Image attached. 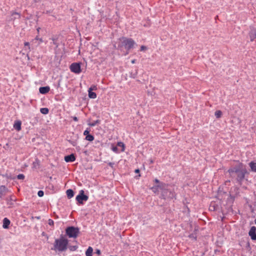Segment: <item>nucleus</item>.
I'll use <instances>...</instances> for the list:
<instances>
[{"label": "nucleus", "mask_w": 256, "mask_h": 256, "mask_svg": "<svg viewBox=\"0 0 256 256\" xmlns=\"http://www.w3.org/2000/svg\"><path fill=\"white\" fill-rule=\"evenodd\" d=\"M40 28H38L37 29H36V30H37V32H38V34L39 32H40Z\"/></svg>", "instance_id": "58836bf2"}, {"label": "nucleus", "mask_w": 256, "mask_h": 256, "mask_svg": "<svg viewBox=\"0 0 256 256\" xmlns=\"http://www.w3.org/2000/svg\"><path fill=\"white\" fill-rule=\"evenodd\" d=\"M12 16H17V17H14V20H15L16 18H20V14L16 12H12Z\"/></svg>", "instance_id": "4be33fe9"}, {"label": "nucleus", "mask_w": 256, "mask_h": 256, "mask_svg": "<svg viewBox=\"0 0 256 256\" xmlns=\"http://www.w3.org/2000/svg\"><path fill=\"white\" fill-rule=\"evenodd\" d=\"M66 232L69 238H76L80 232V230L78 228L69 226L66 228Z\"/></svg>", "instance_id": "7ed1b4c3"}, {"label": "nucleus", "mask_w": 256, "mask_h": 256, "mask_svg": "<svg viewBox=\"0 0 256 256\" xmlns=\"http://www.w3.org/2000/svg\"><path fill=\"white\" fill-rule=\"evenodd\" d=\"M24 45L25 46H28V48L29 51L30 50V43L28 42H25L24 43Z\"/></svg>", "instance_id": "cd10ccee"}, {"label": "nucleus", "mask_w": 256, "mask_h": 256, "mask_svg": "<svg viewBox=\"0 0 256 256\" xmlns=\"http://www.w3.org/2000/svg\"><path fill=\"white\" fill-rule=\"evenodd\" d=\"M112 150L114 152H118V148L116 147H113L112 148Z\"/></svg>", "instance_id": "72a5a7b5"}, {"label": "nucleus", "mask_w": 256, "mask_h": 256, "mask_svg": "<svg viewBox=\"0 0 256 256\" xmlns=\"http://www.w3.org/2000/svg\"><path fill=\"white\" fill-rule=\"evenodd\" d=\"M64 159L66 162H73L76 160V156L74 154H72L65 156Z\"/></svg>", "instance_id": "6e6552de"}, {"label": "nucleus", "mask_w": 256, "mask_h": 256, "mask_svg": "<svg viewBox=\"0 0 256 256\" xmlns=\"http://www.w3.org/2000/svg\"><path fill=\"white\" fill-rule=\"evenodd\" d=\"M239 166H240V167L241 168H242L243 165H242V164H239Z\"/></svg>", "instance_id": "79ce46f5"}, {"label": "nucleus", "mask_w": 256, "mask_h": 256, "mask_svg": "<svg viewBox=\"0 0 256 256\" xmlns=\"http://www.w3.org/2000/svg\"><path fill=\"white\" fill-rule=\"evenodd\" d=\"M109 166H110L112 168H113V166L114 165V163H112V162H110L108 164Z\"/></svg>", "instance_id": "e433bc0d"}, {"label": "nucleus", "mask_w": 256, "mask_h": 256, "mask_svg": "<svg viewBox=\"0 0 256 256\" xmlns=\"http://www.w3.org/2000/svg\"><path fill=\"white\" fill-rule=\"evenodd\" d=\"M88 97L90 98H96L97 96L96 93L92 91L88 90Z\"/></svg>", "instance_id": "f3484780"}, {"label": "nucleus", "mask_w": 256, "mask_h": 256, "mask_svg": "<svg viewBox=\"0 0 256 256\" xmlns=\"http://www.w3.org/2000/svg\"><path fill=\"white\" fill-rule=\"evenodd\" d=\"M93 248L91 246H89L86 252V256H92Z\"/></svg>", "instance_id": "dca6fc26"}, {"label": "nucleus", "mask_w": 256, "mask_h": 256, "mask_svg": "<svg viewBox=\"0 0 256 256\" xmlns=\"http://www.w3.org/2000/svg\"><path fill=\"white\" fill-rule=\"evenodd\" d=\"M66 195L68 198H71L74 196V192L72 189H68L66 190Z\"/></svg>", "instance_id": "2eb2a0df"}, {"label": "nucleus", "mask_w": 256, "mask_h": 256, "mask_svg": "<svg viewBox=\"0 0 256 256\" xmlns=\"http://www.w3.org/2000/svg\"><path fill=\"white\" fill-rule=\"evenodd\" d=\"M97 90V86L95 85H92L89 88L88 90Z\"/></svg>", "instance_id": "393cba45"}, {"label": "nucleus", "mask_w": 256, "mask_h": 256, "mask_svg": "<svg viewBox=\"0 0 256 256\" xmlns=\"http://www.w3.org/2000/svg\"><path fill=\"white\" fill-rule=\"evenodd\" d=\"M254 222H255V224H256V220H254Z\"/></svg>", "instance_id": "c03bdc74"}, {"label": "nucleus", "mask_w": 256, "mask_h": 256, "mask_svg": "<svg viewBox=\"0 0 256 256\" xmlns=\"http://www.w3.org/2000/svg\"><path fill=\"white\" fill-rule=\"evenodd\" d=\"M19 180H24V177H16Z\"/></svg>", "instance_id": "ea45409f"}, {"label": "nucleus", "mask_w": 256, "mask_h": 256, "mask_svg": "<svg viewBox=\"0 0 256 256\" xmlns=\"http://www.w3.org/2000/svg\"><path fill=\"white\" fill-rule=\"evenodd\" d=\"M70 70L72 72L76 74H79L81 72L80 64V63L74 62L71 64L70 66Z\"/></svg>", "instance_id": "423d86ee"}, {"label": "nucleus", "mask_w": 256, "mask_h": 256, "mask_svg": "<svg viewBox=\"0 0 256 256\" xmlns=\"http://www.w3.org/2000/svg\"><path fill=\"white\" fill-rule=\"evenodd\" d=\"M88 198V196L84 194V191L83 190H80L79 194L76 198V200L80 204H82L83 201H87Z\"/></svg>", "instance_id": "39448f33"}, {"label": "nucleus", "mask_w": 256, "mask_h": 256, "mask_svg": "<svg viewBox=\"0 0 256 256\" xmlns=\"http://www.w3.org/2000/svg\"><path fill=\"white\" fill-rule=\"evenodd\" d=\"M249 166L250 168V170L252 172H256V162H251L249 163Z\"/></svg>", "instance_id": "4468645a"}, {"label": "nucleus", "mask_w": 256, "mask_h": 256, "mask_svg": "<svg viewBox=\"0 0 256 256\" xmlns=\"http://www.w3.org/2000/svg\"><path fill=\"white\" fill-rule=\"evenodd\" d=\"M10 220L6 218H5L3 220L2 227L6 229L8 228V226L10 224Z\"/></svg>", "instance_id": "9b49d317"}, {"label": "nucleus", "mask_w": 256, "mask_h": 256, "mask_svg": "<svg viewBox=\"0 0 256 256\" xmlns=\"http://www.w3.org/2000/svg\"><path fill=\"white\" fill-rule=\"evenodd\" d=\"M77 248H78L77 246H71L70 247V250L71 251H74L77 249Z\"/></svg>", "instance_id": "bb28decb"}, {"label": "nucleus", "mask_w": 256, "mask_h": 256, "mask_svg": "<svg viewBox=\"0 0 256 256\" xmlns=\"http://www.w3.org/2000/svg\"><path fill=\"white\" fill-rule=\"evenodd\" d=\"M188 237L192 239V240H196V233H193V234H190L189 236H188Z\"/></svg>", "instance_id": "b1692460"}, {"label": "nucleus", "mask_w": 256, "mask_h": 256, "mask_svg": "<svg viewBox=\"0 0 256 256\" xmlns=\"http://www.w3.org/2000/svg\"><path fill=\"white\" fill-rule=\"evenodd\" d=\"M256 227L252 226L250 228V230L248 232V235L250 237L251 239L254 240H256Z\"/></svg>", "instance_id": "0eeeda50"}, {"label": "nucleus", "mask_w": 256, "mask_h": 256, "mask_svg": "<svg viewBox=\"0 0 256 256\" xmlns=\"http://www.w3.org/2000/svg\"><path fill=\"white\" fill-rule=\"evenodd\" d=\"M8 192V190L5 186H0V198H2L3 196H5Z\"/></svg>", "instance_id": "1a4fd4ad"}, {"label": "nucleus", "mask_w": 256, "mask_h": 256, "mask_svg": "<svg viewBox=\"0 0 256 256\" xmlns=\"http://www.w3.org/2000/svg\"><path fill=\"white\" fill-rule=\"evenodd\" d=\"M117 146L121 147L122 148V152H124L125 150V146L124 144L122 142H118L117 144Z\"/></svg>", "instance_id": "6ab92c4d"}, {"label": "nucleus", "mask_w": 256, "mask_h": 256, "mask_svg": "<svg viewBox=\"0 0 256 256\" xmlns=\"http://www.w3.org/2000/svg\"><path fill=\"white\" fill-rule=\"evenodd\" d=\"M86 140L92 142L94 140V136L92 135L88 134L86 136Z\"/></svg>", "instance_id": "412c9836"}, {"label": "nucleus", "mask_w": 256, "mask_h": 256, "mask_svg": "<svg viewBox=\"0 0 256 256\" xmlns=\"http://www.w3.org/2000/svg\"><path fill=\"white\" fill-rule=\"evenodd\" d=\"M73 120H74V121H75V122H77V121H78V118H77V117H76V116H74V117H73Z\"/></svg>", "instance_id": "c9c22d12"}, {"label": "nucleus", "mask_w": 256, "mask_h": 256, "mask_svg": "<svg viewBox=\"0 0 256 256\" xmlns=\"http://www.w3.org/2000/svg\"><path fill=\"white\" fill-rule=\"evenodd\" d=\"M34 40H39L40 43H41L43 42L42 39L41 38H40L38 36H36Z\"/></svg>", "instance_id": "c756f323"}, {"label": "nucleus", "mask_w": 256, "mask_h": 256, "mask_svg": "<svg viewBox=\"0 0 256 256\" xmlns=\"http://www.w3.org/2000/svg\"><path fill=\"white\" fill-rule=\"evenodd\" d=\"M100 120H97L95 121H94L90 123V124H89V125L91 126H95L96 125L100 123Z\"/></svg>", "instance_id": "5701e85b"}, {"label": "nucleus", "mask_w": 256, "mask_h": 256, "mask_svg": "<svg viewBox=\"0 0 256 256\" xmlns=\"http://www.w3.org/2000/svg\"><path fill=\"white\" fill-rule=\"evenodd\" d=\"M48 224L50 226H53L54 224V222L53 220H52V219H49L48 220Z\"/></svg>", "instance_id": "7c9ffc66"}, {"label": "nucleus", "mask_w": 256, "mask_h": 256, "mask_svg": "<svg viewBox=\"0 0 256 256\" xmlns=\"http://www.w3.org/2000/svg\"><path fill=\"white\" fill-rule=\"evenodd\" d=\"M96 253L98 254V255H100V250L98 249H97L96 250Z\"/></svg>", "instance_id": "f704fd0d"}, {"label": "nucleus", "mask_w": 256, "mask_h": 256, "mask_svg": "<svg viewBox=\"0 0 256 256\" xmlns=\"http://www.w3.org/2000/svg\"><path fill=\"white\" fill-rule=\"evenodd\" d=\"M135 172L136 174H138L140 172V170L138 169H136L135 170Z\"/></svg>", "instance_id": "4c0bfd02"}, {"label": "nucleus", "mask_w": 256, "mask_h": 256, "mask_svg": "<svg viewBox=\"0 0 256 256\" xmlns=\"http://www.w3.org/2000/svg\"><path fill=\"white\" fill-rule=\"evenodd\" d=\"M250 40L252 42L256 38V31L254 30H251L249 33Z\"/></svg>", "instance_id": "ddd939ff"}, {"label": "nucleus", "mask_w": 256, "mask_h": 256, "mask_svg": "<svg viewBox=\"0 0 256 256\" xmlns=\"http://www.w3.org/2000/svg\"><path fill=\"white\" fill-rule=\"evenodd\" d=\"M154 182L156 184L151 188L154 192L156 194L160 191V198L164 200L172 199L175 198L176 194L174 192L173 190L168 188V184L160 182L156 178L154 180Z\"/></svg>", "instance_id": "f257e3e1"}, {"label": "nucleus", "mask_w": 256, "mask_h": 256, "mask_svg": "<svg viewBox=\"0 0 256 256\" xmlns=\"http://www.w3.org/2000/svg\"><path fill=\"white\" fill-rule=\"evenodd\" d=\"M18 176H24V175L22 174H19L18 175Z\"/></svg>", "instance_id": "37998d69"}, {"label": "nucleus", "mask_w": 256, "mask_h": 256, "mask_svg": "<svg viewBox=\"0 0 256 256\" xmlns=\"http://www.w3.org/2000/svg\"><path fill=\"white\" fill-rule=\"evenodd\" d=\"M21 124L22 122L20 121H16L14 124V128L18 131H20L21 130Z\"/></svg>", "instance_id": "f8f14e48"}, {"label": "nucleus", "mask_w": 256, "mask_h": 256, "mask_svg": "<svg viewBox=\"0 0 256 256\" xmlns=\"http://www.w3.org/2000/svg\"><path fill=\"white\" fill-rule=\"evenodd\" d=\"M122 46L127 50H129L132 48L136 44L132 38H128L123 37L120 39Z\"/></svg>", "instance_id": "20e7f679"}, {"label": "nucleus", "mask_w": 256, "mask_h": 256, "mask_svg": "<svg viewBox=\"0 0 256 256\" xmlns=\"http://www.w3.org/2000/svg\"><path fill=\"white\" fill-rule=\"evenodd\" d=\"M44 192L42 190H39L38 192V195L40 196V197H42L44 196Z\"/></svg>", "instance_id": "a878e982"}, {"label": "nucleus", "mask_w": 256, "mask_h": 256, "mask_svg": "<svg viewBox=\"0 0 256 256\" xmlns=\"http://www.w3.org/2000/svg\"><path fill=\"white\" fill-rule=\"evenodd\" d=\"M89 133H90V130H88V128H87L86 130L84 131V136H88V135L90 134H89Z\"/></svg>", "instance_id": "c85d7f7f"}, {"label": "nucleus", "mask_w": 256, "mask_h": 256, "mask_svg": "<svg viewBox=\"0 0 256 256\" xmlns=\"http://www.w3.org/2000/svg\"><path fill=\"white\" fill-rule=\"evenodd\" d=\"M50 90V88L48 86L40 87L39 88V92L42 94H46L49 92Z\"/></svg>", "instance_id": "9d476101"}, {"label": "nucleus", "mask_w": 256, "mask_h": 256, "mask_svg": "<svg viewBox=\"0 0 256 256\" xmlns=\"http://www.w3.org/2000/svg\"><path fill=\"white\" fill-rule=\"evenodd\" d=\"M146 46H140V50H141V51H143V50H146Z\"/></svg>", "instance_id": "2f4dec72"}, {"label": "nucleus", "mask_w": 256, "mask_h": 256, "mask_svg": "<svg viewBox=\"0 0 256 256\" xmlns=\"http://www.w3.org/2000/svg\"><path fill=\"white\" fill-rule=\"evenodd\" d=\"M40 112L42 114H46L48 113L49 110L46 108H41L40 109Z\"/></svg>", "instance_id": "a211bd4d"}, {"label": "nucleus", "mask_w": 256, "mask_h": 256, "mask_svg": "<svg viewBox=\"0 0 256 256\" xmlns=\"http://www.w3.org/2000/svg\"><path fill=\"white\" fill-rule=\"evenodd\" d=\"M214 115L217 118H220L222 116V112L220 110H216L214 113Z\"/></svg>", "instance_id": "aec40b11"}, {"label": "nucleus", "mask_w": 256, "mask_h": 256, "mask_svg": "<svg viewBox=\"0 0 256 256\" xmlns=\"http://www.w3.org/2000/svg\"><path fill=\"white\" fill-rule=\"evenodd\" d=\"M68 240L61 236L60 238L55 240L54 248L52 250L58 252L65 251L68 248Z\"/></svg>", "instance_id": "f03ea898"}, {"label": "nucleus", "mask_w": 256, "mask_h": 256, "mask_svg": "<svg viewBox=\"0 0 256 256\" xmlns=\"http://www.w3.org/2000/svg\"><path fill=\"white\" fill-rule=\"evenodd\" d=\"M229 172L230 173L231 172H238V170L237 169H234V170H232V169H230V170H229Z\"/></svg>", "instance_id": "473e14b6"}, {"label": "nucleus", "mask_w": 256, "mask_h": 256, "mask_svg": "<svg viewBox=\"0 0 256 256\" xmlns=\"http://www.w3.org/2000/svg\"><path fill=\"white\" fill-rule=\"evenodd\" d=\"M131 62L133 64H134L136 62V60H132Z\"/></svg>", "instance_id": "a19ab883"}]
</instances>
